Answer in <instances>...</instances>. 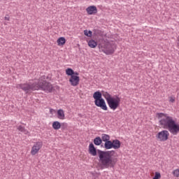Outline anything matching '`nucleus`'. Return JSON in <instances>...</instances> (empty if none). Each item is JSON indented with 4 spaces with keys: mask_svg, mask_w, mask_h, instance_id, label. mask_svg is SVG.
<instances>
[{
    "mask_svg": "<svg viewBox=\"0 0 179 179\" xmlns=\"http://www.w3.org/2000/svg\"><path fill=\"white\" fill-rule=\"evenodd\" d=\"M88 45L90 47V48H96L97 47V42L93 39H91L88 41Z\"/></svg>",
    "mask_w": 179,
    "mask_h": 179,
    "instance_id": "nucleus-16",
    "label": "nucleus"
},
{
    "mask_svg": "<svg viewBox=\"0 0 179 179\" xmlns=\"http://www.w3.org/2000/svg\"><path fill=\"white\" fill-rule=\"evenodd\" d=\"M87 15H96L97 13V7L96 6H90L86 8Z\"/></svg>",
    "mask_w": 179,
    "mask_h": 179,
    "instance_id": "nucleus-10",
    "label": "nucleus"
},
{
    "mask_svg": "<svg viewBox=\"0 0 179 179\" xmlns=\"http://www.w3.org/2000/svg\"><path fill=\"white\" fill-rule=\"evenodd\" d=\"M103 143V140H101V138L100 136H97L94 139V144L96 146H100Z\"/></svg>",
    "mask_w": 179,
    "mask_h": 179,
    "instance_id": "nucleus-14",
    "label": "nucleus"
},
{
    "mask_svg": "<svg viewBox=\"0 0 179 179\" xmlns=\"http://www.w3.org/2000/svg\"><path fill=\"white\" fill-rule=\"evenodd\" d=\"M89 153L92 156H97L98 153L99 162L104 169H108L109 167L113 169L118 162V159L113 157L115 155V150L103 151L96 150L93 143H91L89 145Z\"/></svg>",
    "mask_w": 179,
    "mask_h": 179,
    "instance_id": "nucleus-1",
    "label": "nucleus"
},
{
    "mask_svg": "<svg viewBox=\"0 0 179 179\" xmlns=\"http://www.w3.org/2000/svg\"><path fill=\"white\" fill-rule=\"evenodd\" d=\"M80 80V78L78 76H72L69 78L70 85L71 86H78V85H79Z\"/></svg>",
    "mask_w": 179,
    "mask_h": 179,
    "instance_id": "nucleus-9",
    "label": "nucleus"
},
{
    "mask_svg": "<svg viewBox=\"0 0 179 179\" xmlns=\"http://www.w3.org/2000/svg\"><path fill=\"white\" fill-rule=\"evenodd\" d=\"M73 76H79V73L74 71Z\"/></svg>",
    "mask_w": 179,
    "mask_h": 179,
    "instance_id": "nucleus-26",
    "label": "nucleus"
},
{
    "mask_svg": "<svg viewBox=\"0 0 179 179\" xmlns=\"http://www.w3.org/2000/svg\"><path fill=\"white\" fill-rule=\"evenodd\" d=\"M57 43L58 45H64L66 43V39L64 37H60L57 39Z\"/></svg>",
    "mask_w": 179,
    "mask_h": 179,
    "instance_id": "nucleus-19",
    "label": "nucleus"
},
{
    "mask_svg": "<svg viewBox=\"0 0 179 179\" xmlns=\"http://www.w3.org/2000/svg\"><path fill=\"white\" fill-rule=\"evenodd\" d=\"M17 129L20 131V132H22V134H24V135H28L29 131L24 128V127L20 125L17 127Z\"/></svg>",
    "mask_w": 179,
    "mask_h": 179,
    "instance_id": "nucleus-17",
    "label": "nucleus"
},
{
    "mask_svg": "<svg viewBox=\"0 0 179 179\" xmlns=\"http://www.w3.org/2000/svg\"><path fill=\"white\" fill-rule=\"evenodd\" d=\"M110 135L103 134H101V139L102 142H105V143H106V142H108L110 141Z\"/></svg>",
    "mask_w": 179,
    "mask_h": 179,
    "instance_id": "nucleus-18",
    "label": "nucleus"
},
{
    "mask_svg": "<svg viewBox=\"0 0 179 179\" xmlns=\"http://www.w3.org/2000/svg\"><path fill=\"white\" fill-rule=\"evenodd\" d=\"M103 148L108 150L110 149H113V141H111L110 140L108 141H106L104 143Z\"/></svg>",
    "mask_w": 179,
    "mask_h": 179,
    "instance_id": "nucleus-15",
    "label": "nucleus"
},
{
    "mask_svg": "<svg viewBox=\"0 0 179 179\" xmlns=\"http://www.w3.org/2000/svg\"><path fill=\"white\" fill-rule=\"evenodd\" d=\"M53 129L58 130L61 128V123L58 121L53 122L52 123Z\"/></svg>",
    "mask_w": 179,
    "mask_h": 179,
    "instance_id": "nucleus-20",
    "label": "nucleus"
},
{
    "mask_svg": "<svg viewBox=\"0 0 179 179\" xmlns=\"http://www.w3.org/2000/svg\"><path fill=\"white\" fill-rule=\"evenodd\" d=\"M169 101L171 103H174V101H176V98H174L173 96H171L170 99H169Z\"/></svg>",
    "mask_w": 179,
    "mask_h": 179,
    "instance_id": "nucleus-25",
    "label": "nucleus"
},
{
    "mask_svg": "<svg viewBox=\"0 0 179 179\" xmlns=\"http://www.w3.org/2000/svg\"><path fill=\"white\" fill-rule=\"evenodd\" d=\"M103 91H96L93 94V98L94 99V101L100 100L103 99Z\"/></svg>",
    "mask_w": 179,
    "mask_h": 179,
    "instance_id": "nucleus-11",
    "label": "nucleus"
},
{
    "mask_svg": "<svg viewBox=\"0 0 179 179\" xmlns=\"http://www.w3.org/2000/svg\"><path fill=\"white\" fill-rule=\"evenodd\" d=\"M156 116L161 128L169 130L172 135H177L179 133V124L176 122L173 117L163 113H157Z\"/></svg>",
    "mask_w": 179,
    "mask_h": 179,
    "instance_id": "nucleus-2",
    "label": "nucleus"
},
{
    "mask_svg": "<svg viewBox=\"0 0 179 179\" xmlns=\"http://www.w3.org/2000/svg\"><path fill=\"white\" fill-rule=\"evenodd\" d=\"M113 149H120L121 148V141L118 139L112 141Z\"/></svg>",
    "mask_w": 179,
    "mask_h": 179,
    "instance_id": "nucleus-12",
    "label": "nucleus"
},
{
    "mask_svg": "<svg viewBox=\"0 0 179 179\" xmlns=\"http://www.w3.org/2000/svg\"><path fill=\"white\" fill-rule=\"evenodd\" d=\"M50 113H52V109H50Z\"/></svg>",
    "mask_w": 179,
    "mask_h": 179,
    "instance_id": "nucleus-28",
    "label": "nucleus"
},
{
    "mask_svg": "<svg viewBox=\"0 0 179 179\" xmlns=\"http://www.w3.org/2000/svg\"><path fill=\"white\" fill-rule=\"evenodd\" d=\"M172 174L174 176V177H179V169H176L172 172Z\"/></svg>",
    "mask_w": 179,
    "mask_h": 179,
    "instance_id": "nucleus-24",
    "label": "nucleus"
},
{
    "mask_svg": "<svg viewBox=\"0 0 179 179\" xmlns=\"http://www.w3.org/2000/svg\"><path fill=\"white\" fill-rule=\"evenodd\" d=\"M84 34L87 37H92L93 36V32L92 31H88L87 29L84 30Z\"/></svg>",
    "mask_w": 179,
    "mask_h": 179,
    "instance_id": "nucleus-22",
    "label": "nucleus"
},
{
    "mask_svg": "<svg viewBox=\"0 0 179 179\" xmlns=\"http://www.w3.org/2000/svg\"><path fill=\"white\" fill-rule=\"evenodd\" d=\"M102 94L104 99H106L108 106H109L110 110H117L120 107V103H121V99L118 96L115 97L111 96L110 93L106 91H102Z\"/></svg>",
    "mask_w": 179,
    "mask_h": 179,
    "instance_id": "nucleus-4",
    "label": "nucleus"
},
{
    "mask_svg": "<svg viewBox=\"0 0 179 179\" xmlns=\"http://www.w3.org/2000/svg\"><path fill=\"white\" fill-rule=\"evenodd\" d=\"M169 136H170V134L169 133V131L163 130L162 131H159L156 135V138L157 141H159L160 142H166V141L169 139Z\"/></svg>",
    "mask_w": 179,
    "mask_h": 179,
    "instance_id": "nucleus-6",
    "label": "nucleus"
},
{
    "mask_svg": "<svg viewBox=\"0 0 179 179\" xmlns=\"http://www.w3.org/2000/svg\"><path fill=\"white\" fill-rule=\"evenodd\" d=\"M57 118H59V120H65V113L64 110L59 109L57 110Z\"/></svg>",
    "mask_w": 179,
    "mask_h": 179,
    "instance_id": "nucleus-13",
    "label": "nucleus"
},
{
    "mask_svg": "<svg viewBox=\"0 0 179 179\" xmlns=\"http://www.w3.org/2000/svg\"><path fill=\"white\" fill-rule=\"evenodd\" d=\"M73 73H75V71H73V69H71V68H68L66 69V74L67 75V76H73Z\"/></svg>",
    "mask_w": 179,
    "mask_h": 179,
    "instance_id": "nucleus-21",
    "label": "nucleus"
},
{
    "mask_svg": "<svg viewBox=\"0 0 179 179\" xmlns=\"http://www.w3.org/2000/svg\"><path fill=\"white\" fill-rule=\"evenodd\" d=\"M98 47L101 50L102 52H104L106 55H111V54H114V52L117 49L115 45L106 41L103 43L99 44Z\"/></svg>",
    "mask_w": 179,
    "mask_h": 179,
    "instance_id": "nucleus-5",
    "label": "nucleus"
},
{
    "mask_svg": "<svg viewBox=\"0 0 179 179\" xmlns=\"http://www.w3.org/2000/svg\"><path fill=\"white\" fill-rule=\"evenodd\" d=\"M94 104L95 106H96V107H100V108L104 110V111H107L108 110L107 105L106 104V101L103 98L94 101Z\"/></svg>",
    "mask_w": 179,
    "mask_h": 179,
    "instance_id": "nucleus-7",
    "label": "nucleus"
},
{
    "mask_svg": "<svg viewBox=\"0 0 179 179\" xmlns=\"http://www.w3.org/2000/svg\"><path fill=\"white\" fill-rule=\"evenodd\" d=\"M4 19H5V20H8V21H9V20H10L9 17H7V16H6V17H4Z\"/></svg>",
    "mask_w": 179,
    "mask_h": 179,
    "instance_id": "nucleus-27",
    "label": "nucleus"
},
{
    "mask_svg": "<svg viewBox=\"0 0 179 179\" xmlns=\"http://www.w3.org/2000/svg\"><path fill=\"white\" fill-rule=\"evenodd\" d=\"M162 178V175L159 172H155V176L152 178V179H160Z\"/></svg>",
    "mask_w": 179,
    "mask_h": 179,
    "instance_id": "nucleus-23",
    "label": "nucleus"
},
{
    "mask_svg": "<svg viewBox=\"0 0 179 179\" xmlns=\"http://www.w3.org/2000/svg\"><path fill=\"white\" fill-rule=\"evenodd\" d=\"M17 89H21L25 93L34 92V90H43L45 93H51L52 92V85L45 80L35 83H26L17 85Z\"/></svg>",
    "mask_w": 179,
    "mask_h": 179,
    "instance_id": "nucleus-3",
    "label": "nucleus"
},
{
    "mask_svg": "<svg viewBox=\"0 0 179 179\" xmlns=\"http://www.w3.org/2000/svg\"><path fill=\"white\" fill-rule=\"evenodd\" d=\"M43 146V143L41 142H36L34 145L32 147L31 153L33 156H34V155H37V153H38V150H40V149H41V147Z\"/></svg>",
    "mask_w": 179,
    "mask_h": 179,
    "instance_id": "nucleus-8",
    "label": "nucleus"
}]
</instances>
